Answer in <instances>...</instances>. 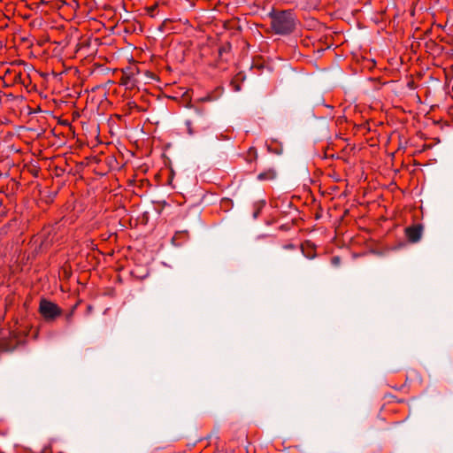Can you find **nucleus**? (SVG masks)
<instances>
[{
    "mask_svg": "<svg viewBox=\"0 0 453 453\" xmlns=\"http://www.w3.org/2000/svg\"><path fill=\"white\" fill-rule=\"evenodd\" d=\"M422 226L420 225H415L409 226L405 229V234L407 239L411 242H417L420 240L422 235Z\"/></svg>",
    "mask_w": 453,
    "mask_h": 453,
    "instance_id": "3",
    "label": "nucleus"
},
{
    "mask_svg": "<svg viewBox=\"0 0 453 453\" xmlns=\"http://www.w3.org/2000/svg\"><path fill=\"white\" fill-rule=\"evenodd\" d=\"M332 261H333V263H334V265H338V264H339V262H340V258H339L338 257H334V258H333V260H332Z\"/></svg>",
    "mask_w": 453,
    "mask_h": 453,
    "instance_id": "8",
    "label": "nucleus"
},
{
    "mask_svg": "<svg viewBox=\"0 0 453 453\" xmlns=\"http://www.w3.org/2000/svg\"><path fill=\"white\" fill-rule=\"evenodd\" d=\"M277 177V171L274 167H269L257 174V180L260 181H271Z\"/></svg>",
    "mask_w": 453,
    "mask_h": 453,
    "instance_id": "4",
    "label": "nucleus"
},
{
    "mask_svg": "<svg viewBox=\"0 0 453 453\" xmlns=\"http://www.w3.org/2000/svg\"><path fill=\"white\" fill-rule=\"evenodd\" d=\"M271 27L277 35H287L294 31L296 18L292 11H280L270 13Z\"/></svg>",
    "mask_w": 453,
    "mask_h": 453,
    "instance_id": "1",
    "label": "nucleus"
},
{
    "mask_svg": "<svg viewBox=\"0 0 453 453\" xmlns=\"http://www.w3.org/2000/svg\"><path fill=\"white\" fill-rule=\"evenodd\" d=\"M249 154H250V156H254L255 157H257V151H256V150H255L254 148H250V149L249 150Z\"/></svg>",
    "mask_w": 453,
    "mask_h": 453,
    "instance_id": "6",
    "label": "nucleus"
},
{
    "mask_svg": "<svg viewBox=\"0 0 453 453\" xmlns=\"http://www.w3.org/2000/svg\"><path fill=\"white\" fill-rule=\"evenodd\" d=\"M76 309V305L73 307L72 311L65 315V319L68 323H71L72 322V319H73V312H74V310Z\"/></svg>",
    "mask_w": 453,
    "mask_h": 453,
    "instance_id": "5",
    "label": "nucleus"
},
{
    "mask_svg": "<svg viewBox=\"0 0 453 453\" xmlns=\"http://www.w3.org/2000/svg\"><path fill=\"white\" fill-rule=\"evenodd\" d=\"M39 312L46 321H53L62 314V309L53 302L42 299L39 303Z\"/></svg>",
    "mask_w": 453,
    "mask_h": 453,
    "instance_id": "2",
    "label": "nucleus"
},
{
    "mask_svg": "<svg viewBox=\"0 0 453 453\" xmlns=\"http://www.w3.org/2000/svg\"><path fill=\"white\" fill-rule=\"evenodd\" d=\"M284 249H286V250H296V248H295V246L293 244L285 245Z\"/></svg>",
    "mask_w": 453,
    "mask_h": 453,
    "instance_id": "7",
    "label": "nucleus"
}]
</instances>
